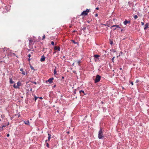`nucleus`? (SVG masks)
I'll return each mask as SVG.
<instances>
[{
	"label": "nucleus",
	"mask_w": 149,
	"mask_h": 149,
	"mask_svg": "<svg viewBox=\"0 0 149 149\" xmlns=\"http://www.w3.org/2000/svg\"><path fill=\"white\" fill-rule=\"evenodd\" d=\"M130 83L132 85H133V82L132 81H131V82H130Z\"/></svg>",
	"instance_id": "obj_30"
},
{
	"label": "nucleus",
	"mask_w": 149,
	"mask_h": 149,
	"mask_svg": "<svg viewBox=\"0 0 149 149\" xmlns=\"http://www.w3.org/2000/svg\"><path fill=\"white\" fill-rule=\"evenodd\" d=\"M29 42H31V40H29Z\"/></svg>",
	"instance_id": "obj_41"
},
{
	"label": "nucleus",
	"mask_w": 149,
	"mask_h": 149,
	"mask_svg": "<svg viewBox=\"0 0 149 149\" xmlns=\"http://www.w3.org/2000/svg\"><path fill=\"white\" fill-rule=\"evenodd\" d=\"M98 16V14L96 13L95 14V16L97 17Z\"/></svg>",
	"instance_id": "obj_33"
},
{
	"label": "nucleus",
	"mask_w": 149,
	"mask_h": 149,
	"mask_svg": "<svg viewBox=\"0 0 149 149\" xmlns=\"http://www.w3.org/2000/svg\"><path fill=\"white\" fill-rule=\"evenodd\" d=\"M69 133V132H67V133Z\"/></svg>",
	"instance_id": "obj_46"
},
{
	"label": "nucleus",
	"mask_w": 149,
	"mask_h": 149,
	"mask_svg": "<svg viewBox=\"0 0 149 149\" xmlns=\"http://www.w3.org/2000/svg\"><path fill=\"white\" fill-rule=\"evenodd\" d=\"M45 35H44L43 36H42V39H45Z\"/></svg>",
	"instance_id": "obj_26"
},
{
	"label": "nucleus",
	"mask_w": 149,
	"mask_h": 149,
	"mask_svg": "<svg viewBox=\"0 0 149 149\" xmlns=\"http://www.w3.org/2000/svg\"><path fill=\"white\" fill-rule=\"evenodd\" d=\"M89 10L88 9H86V10L83 11L81 13V15L83 16H85L88 14L89 12Z\"/></svg>",
	"instance_id": "obj_2"
},
{
	"label": "nucleus",
	"mask_w": 149,
	"mask_h": 149,
	"mask_svg": "<svg viewBox=\"0 0 149 149\" xmlns=\"http://www.w3.org/2000/svg\"><path fill=\"white\" fill-rule=\"evenodd\" d=\"M141 24L142 25H144V23L143 22H141Z\"/></svg>",
	"instance_id": "obj_29"
},
{
	"label": "nucleus",
	"mask_w": 149,
	"mask_h": 149,
	"mask_svg": "<svg viewBox=\"0 0 149 149\" xmlns=\"http://www.w3.org/2000/svg\"><path fill=\"white\" fill-rule=\"evenodd\" d=\"M46 146L47 147H49V144H48V143H47V144H46Z\"/></svg>",
	"instance_id": "obj_27"
},
{
	"label": "nucleus",
	"mask_w": 149,
	"mask_h": 149,
	"mask_svg": "<svg viewBox=\"0 0 149 149\" xmlns=\"http://www.w3.org/2000/svg\"><path fill=\"white\" fill-rule=\"evenodd\" d=\"M17 85L16 86V88H19V86L21 85V83L19 82H18L17 83Z\"/></svg>",
	"instance_id": "obj_6"
},
{
	"label": "nucleus",
	"mask_w": 149,
	"mask_h": 149,
	"mask_svg": "<svg viewBox=\"0 0 149 149\" xmlns=\"http://www.w3.org/2000/svg\"><path fill=\"white\" fill-rule=\"evenodd\" d=\"M7 137H8L9 136V134H8L7 135Z\"/></svg>",
	"instance_id": "obj_35"
},
{
	"label": "nucleus",
	"mask_w": 149,
	"mask_h": 149,
	"mask_svg": "<svg viewBox=\"0 0 149 149\" xmlns=\"http://www.w3.org/2000/svg\"><path fill=\"white\" fill-rule=\"evenodd\" d=\"M31 56V55L30 54H29L28 55V57H30Z\"/></svg>",
	"instance_id": "obj_37"
},
{
	"label": "nucleus",
	"mask_w": 149,
	"mask_h": 149,
	"mask_svg": "<svg viewBox=\"0 0 149 149\" xmlns=\"http://www.w3.org/2000/svg\"><path fill=\"white\" fill-rule=\"evenodd\" d=\"M72 41L74 43V41L73 40H72Z\"/></svg>",
	"instance_id": "obj_39"
},
{
	"label": "nucleus",
	"mask_w": 149,
	"mask_h": 149,
	"mask_svg": "<svg viewBox=\"0 0 149 149\" xmlns=\"http://www.w3.org/2000/svg\"><path fill=\"white\" fill-rule=\"evenodd\" d=\"M139 82V80H136V83H138Z\"/></svg>",
	"instance_id": "obj_31"
},
{
	"label": "nucleus",
	"mask_w": 149,
	"mask_h": 149,
	"mask_svg": "<svg viewBox=\"0 0 149 149\" xmlns=\"http://www.w3.org/2000/svg\"><path fill=\"white\" fill-rule=\"evenodd\" d=\"M34 84H36V82H34Z\"/></svg>",
	"instance_id": "obj_43"
},
{
	"label": "nucleus",
	"mask_w": 149,
	"mask_h": 149,
	"mask_svg": "<svg viewBox=\"0 0 149 149\" xmlns=\"http://www.w3.org/2000/svg\"><path fill=\"white\" fill-rule=\"evenodd\" d=\"M79 92L80 93H81V92H82V93H84V91H79Z\"/></svg>",
	"instance_id": "obj_24"
},
{
	"label": "nucleus",
	"mask_w": 149,
	"mask_h": 149,
	"mask_svg": "<svg viewBox=\"0 0 149 149\" xmlns=\"http://www.w3.org/2000/svg\"><path fill=\"white\" fill-rule=\"evenodd\" d=\"M73 32H74V31H73Z\"/></svg>",
	"instance_id": "obj_48"
},
{
	"label": "nucleus",
	"mask_w": 149,
	"mask_h": 149,
	"mask_svg": "<svg viewBox=\"0 0 149 149\" xmlns=\"http://www.w3.org/2000/svg\"><path fill=\"white\" fill-rule=\"evenodd\" d=\"M30 68H31L32 70H34V68H33V67H32V66H30Z\"/></svg>",
	"instance_id": "obj_17"
},
{
	"label": "nucleus",
	"mask_w": 149,
	"mask_h": 149,
	"mask_svg": "<svg viewBox=\"0 0 149 149\" xmlns=\"http://www.w3.org/2000/svg\"><path fill=\"white\" fill-rule=\"evenodd\" d=\"M38 98H39L38 97H36V96H35V101H36V100H37V99Z\"/></svg>",
	"instance_id": "obj_20"
},
{
	"label": "nucleus",
	"mask_w": 149,
	"mask_h": 149,
	"mask_svg": "<svg viewBox=\"0 0 149 149\" xmlns=\"http://www.w3.org/2000/svg\"><path fill=\"white\" fill-rule=\"evenodd\" d=\"M48 140H49L51 139V135L49 133L48 134Z\"/></svg>",
	"instance_id": "obj_13"
},
{
	"label": "nucleus",
	"mask_w": 149,
	"mask_h": 149,
	"mask_svg": "<svg viewBox=\"0 0 149 149\" xmlns=\"http://www.w3.org/2000/svg\"><path fill=\"white\" fill-rule=\"evenodd\" d=\"M54 49L55 50H58V51H59L60 50L59 47L56 46L54 47Z\"/></svg>",
	"instance_id": "obj_10"
},
{
	"label": "nucleus",
	"mask_w": 149,
	"mask_h": 149,
	"mask_svg": "<svg viewBox=\"0 0 149 149\" xmlns=\"http://www.w3.org/2000/svg\"><path fill=\"white\" fill-rule=\"evenodd\" d=\"M6 48H4V51L6 50Z\"/></svg>",
	"instance_id": "obj_34"
},
{
	"label": "nucleus",
	"mask_w": 149,
	"mask_h": 149,
	"mask_svg": "<svg viewBox=\"0 0 149 149\" xmlns=\"http://www.w3.org/2000/svg\"><path fill=\"white\" fill-rule=\"evenodd\" d=\"M130 21H127L125 20L124 22V24L125 25H126L127 24L130 23Z\"/></svg>",
	"instance_id": "obj_9"
},
{
	"label": "nucleus",
	"mask_w": 149,
	"mask_h": 149,
	"mask_svg": "<svg viewBox=\"0 0 149 149\" xmlns=\"http://www.w3.org/2000/svg\"><path fill=\"white\" fill-rule=\"evenodd\" d=\"M51 44L53 45H54V42L53 41H52L51 42Z\"/></svg>",
	"instance_id": "obj_23"
},
{
	"label": "nucleus",
	"mask_w": 149,
	"mask_h": 149,
	"mask_svg": "<svg viewBox=\"0 0 149 149\" xmlns=\"http://www.w3.org/2000/svg\"><path fill=\"white\" fill-rule=\"evenodd\" d=\"M78 46V43L77 42H75V47H77Z\"/></svg>",
	"instance_id": "obj_16"
},
{
	"label": "nucleus",
	"mask_w": 149,
	"mask_h": 149,
	"mask_svg": "<svg viewBox=\"0 0 149 149\" xmlns=\"http://www.w3.org/2000/svg\"><path fill=\"white\" fill-rule=\"evenodd\" d=\"M112 51L113 52H116V51L115 50H114V49H112Z\"/></svg>",
	"instance_id": "obj_32"
},
{
	"label": "nucleus",
	"mask_w": 149,
	"mask_h": 149,
	"mask_svg": "<svg viewBox=\"0 0 149 149\" xmlns=\"http://www.w3.org/2000/svg\"><path fill=\"white\" fill-rule=\"evenodd\" d=\"M45 57L43 55L42 56L41 58L40 59V61L41 62L43 61H45Z\"/></svg>",
	"instance_id": "obj_7"
},
{
	"label": "nucleus",
	"mask_w": 149,
	"mask_h": 149,
	"mask_svg": "<svg viewBox=\"0 0 149 149\" xmlns=\"http://www.w3.org/2000/svg\"><path fill=\"white\" fill-rule=\"evenodd\" d=\"M39 98L41 99H42V97H40Z\"/></svg>",
	"instance_id": "obj_38"
},
{
	"label": "nucleus",
	"mask_w": 149,
	"mask_h": 149,
	"mask_svg": "<svg viewBox=\"0 0 149 149\" xmlns=\"http://www.w3.org/2000/svg\"><path fill=\"white\" fill-rule=\"evenodd\" d=\"M54 74L56 75V70H55L54 71Z\"/></svg>",
	"instance_id": "obj_19"
},
{
	"label": "nucleus",
	"mask_w": 149,
	"mask_h": 149,
	"mask_svg": "<svg viewBox=\"0 0 149 149\" xmlns=\"http://www.w3.org/2000/svg\"><path fill=\"white\" fill-rule=\"evenodd\" d=\"M113 42L112 41H110V44L112 45L113 44Z\"/></svg>",
	"instance_id": "obj_28"
},
{
	"label": "nucleus",
	"mask_w": 149,
	"mask_h": 149,
	"mask_svg": "<svg viewBox=\"0 0 149 149\" xmlns=\"http://www.w3.org/2000/svg\"><path fill=\"white\" fill-rule=\"evenodd\" d=\"M99 9V8H98V7H97V8H96V10H98Z\"/></svg>",
	"instance_id": "obj_36"
},
{
	"label": "nucleus",
	"mask_w": 149,
	"mask_h": 149,
	"mask_svg": "<svg viewBox=\"0 0 149 149\" xmlns=\"http://www.w3.org/2000/svg\"><path fill=\"white\" fill-rule=\"evenodd\" d=\"M20 70L22 72V74L24 75H26L27 74V73L25 72L24 70L22 68H21Z\"/></svg>",
	"instance_id": "obj_5"
},
{
	"label": "nucleus",
	"mask_w": 149,
	"mask_h": 149,
	"mask_svg": "<svg viewBox=\"0 0 149 149\" xmlns=\"http://www.w3.org/2000/svg\"><path fill=\"white\" fill-rule=\"evenodd\" d=\"M148 28V24H146L145 25V26L144 28L145 29H147Z\"/></svg>",
	"instance_id": "obj_12"
},
{
	"label": "nucleus",
	"mask_w": 149,
	"mask_h": 149,
	"mask_svg": "<svg viewBox=\"0 0 149 149\" xmlns=\"http://www.w3.org/2000/svg\"><path fill=\"white\" fill-rule=\"evenodd\" d=\"M47 140H46V142H47Z\"/></svg>",
	"instance_id": "obj_47"
},
{
	"label": "nucleus",
	"mask_w": 149,
	"mask_h": 149,
	"mask_svg": "<svg viewBox=\"0 0 149 149\" xmlns=\"http://www.w3.org/2000/svg\"><path fill=\"white\" fill-rule=\"evenodd\" d=\"M10 84H13L14 83V82L13 81L11 78H10Z\"/></svg>",
	"instance_id": "obj_11"
},
{
	"label": "nucleus",
	"mask_w": 149,
	"mask_h": 149,
	"mask_svg": "<svg viewBox=\"0 0 149 149\" xmlns=\"http://www.w3.org/2000/svg\"><path fill=\"white\" fill-rule=\"evenodd\" d=\"M56 86V85L54 86V87H55Z\"/></svg>",
	"instance_id": "obj_42"
},
{
	"label": "nucleus",
	"mask_w": 149,
	"mask_h": 149,
	"mask_svg": "<svg viewBox=\"0 0 149 149\" xmlns=\"http://www.w3.org/2000/svg\"><path fill=\"white\" fill-rule=\"evenodd\" d=\"M5 127V126H4V125H3V126H2V127Z\"/></svg>",
	"instance_id": "obj_40"
},
{
	"label": "nucleus",
	"mask_w": 149,
	"mask_h": 149,
	"mask_svg": "<svg viewBox=\"0 0 149 149\" xmlns=\"http://www.w3.org/2000/svg\"><path fill=\"white\" fill-rule=\"evenodd\" d=\"M13 87L15 88H16V84H14V85H13Z\"/></svg>",
	"instance_id": "obj_25"
},
{
	"label": "nucleus",
	"mask_w": 149,
	"mask_h": 149,
	"mask_svg": "<svg viewBox=\"0 0 149 149\" xmlns=\"http://www.w3.org/2000/svg\"><path fill=\"white\" fill-rule=\"evenodd\" d=\"M103 132L102 129H100L98 132V137L100 139H103L104 138Z\"/></svg>",
	"instance_id": "obj_1"
},
{
	"label": "nucleus",
	"mask_w": 149,
	"mask_h": 149,
	"mask_svg": "<svg viewBox=\"0 0 149 149\" xmlns=\"http://www.w3.org/2000/svg\"><path fill=\"white\" fill-rule=\"evenodd\" d=\"M114 58H115V57H113V58H112V59H112V62H113V63L114 62V61H113V60H114Z\"/></svg>",
	"instance_id": "obj_21"
},
{
	"label": "nucleus",
	"mask_w": 149,
	"mask_h": 149,
	"mask_svg": "<svg viewBox=\"0 0 149 149\" xmlns=\"http://www.w3.org/2000/svg\"><path fill=\"white\" fill-rule=\"evenodd\" d=\"M94 57L95 58H98V57H99V55H95L94 56Z\"/></svg>",
	"instance_id": "obj_15"
},
{
	"label": "nucleus",
	"mask_w": 149,
	"mask_h": 149,
	"mask_svg": "<svg viewBox=\"0 0 149 149\" xmlns=\"http://www.w3.org/2000/svg\"><path fill=\"white\" fill-rule=\"evenodd\" d=\"M112 28H113V30H115L116 29V28H119L120 27L118 25H113L111 27V29Z\"/></svg>",
	"instance_id": "obj_4"
},
{
	"label": "nucleus",
	"mask_w": 149,
	"mask_h": 149,
	"mask_svg": "<svg viewBox=\"0 0 149 149\" xmlns=\"http://www.w3.org/2000/svg\"><path fill=\"white\" fill-rule=\"evenodd\" d=\"M56 53V52H54V53Z\"/></svg>",
	"instance_id": "obj_45"
},
{
	"label": "nucleus",
	"mask_w": 149,
	"mask_h": 149,
	"mask_svg": "<svg viewBox=\"0 0 149 149\" xmlns=\"http://www.w3.org/2000/svg\"><path fill=\"white\" fill-rule=\"evenodd\" d=\"M120 69L121 70H122V68H120Z\"/></svg>",
	"instance_id": "obj_44"
},
{
	"label": "nucleus",
	"mask_w": 149,
	"mask_h": 149,
	"mask_svg": "<svg viewBox=\"0 0 149 149\" xmlns=\"http://www.w3.org/2000/svg\"><path fill=\"white\" fill-rule=\"evenodd\" d=\"M54 78H51L48 80V81L50 84H51L52 83V80Z\"/></svg>",
	"instance_id": "obj_8"
},
{
	"label": "nucleus",
	"mask_w": 149,
	"mask_h": 149,
	"mask_svg": "<svg viewBox=\"0 0 149 149\" xmlns=\"http://www.w3.org/2000/svg\"><path fill=\"white\" fill-rule=\"evenodd\" d=\"M134 17L135 19H136L138 18V16L137 15H135L134 16Z\"/></svg>",
	"instance_id": "obj_18"
},
{
	"label": "nucleus",
	"mask_w": 149,
	"mask_h": 149,
	"mask_svg": "<svg viewBox=\"0 0 149 149\" xmlns=\"http://www.w3.org/2000/svg\"><path fill=\"white\" fill-rule=\"evenodd\" d=\"M100 76L98 75H97L95 79V82L96 83L99 82L100 79Z\"/></svg>",
	"instance_id": "obj_3"
},
{
	"label": "nucleus",
	"mask_w": 149,
	"mask_h": 149,
	"mask_svg": "<svg viewBox=\"0 0 149 149\" xmlns=\"http://www.w3.org/2000/svg\"><path fill=\"white\" fill-rule=\"evenodd\" d=\"M24 123L26 125H29V122L28 120L25 121L24 122Z\"/></svg>",
	"instance_id": "obj_14"
},
{
	"label": "nucleus",
	"mask_w": 149,
	"mask_h": 149,
	"mask_svg": "<svg viewBox=\"0 0 149 149\" xmlns=\"http://www.w3.org/2000/svg\"><path fill=\"white\" fill-rule=\"evenodd\" d=\"M81 62L80 61H77V63L79 64Z\"/></svg>",
	"instance_id": "obj_22"
}]
</instances>
